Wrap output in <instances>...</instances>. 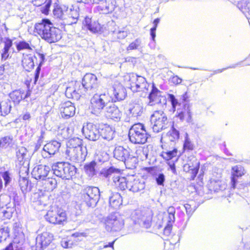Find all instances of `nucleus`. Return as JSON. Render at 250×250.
Returning <instances> with one entry per match:
<instances>
[{"instance_id": "1", "label": "nucleus", "mask_w": 250, "mask_h": 250, "mask_svg": "<svg viewBox=\"0 0 250 250\" xmlns=\"http://www.w3.org/2000/svg\"><path fill=\"white\" fill-rule=\"evenodd\" d=\"M109 93L95 94L90 100L89 109L92 114L100 116L106 106L110 103Z\"/></svg>"}, {"instance_id": "2", "label": "nucleus", "mask_w": 250, "mask_h": 250, "mask_svg": "<svg viewBox=\"0 0 250 250\" xmlns=\"http://www.w3.org/2000/svg\"><path fill=\"white\" fill-rule=\"evenodd\" d=\"M150 137L145 125L141 123L134 124L129 130V141L134 144H144Z\"/></svg>"}, {"instance_id": "3", "label": "nucleus", "mask_w": 250, "mask_h": 250, "mask_svg": "<svg viewBox=\"0 0 250 250\" xmlns=\"http://www.w3.org/2000/svg\"><path fill=\"white\" fill-rule=\"evenodd\" d=\"M54 174L62 179L69 180L76 173L77 168L66 162H58L52 166Z\"/></svg>"}, {"instance_id": "4", "label": "nucleus", "mask_w": 250, "mask_h": 250, "mask_svg": "<svg viewBox=\"0 0 250 250\" xmlns=\"http://www.w3.org/2000/svg\"><path fill=\"white\" fill-rule=\"evenodd\" d=\"M114 157L117 160L124 162L126 166L133 167L137 163L136 157L130 153L129 148L122 146H116L114 150Z\"/></svg>"}, {"instance_id": "5", "label": "nucleus", "mask_w": 250, "mask_h": 250, "mask_svg": "<svg viewBox=\"0 0 250 250\" xmlns=\"http://www.w3.org/2000/svg\"><path fill=\"white\" fill-rule=\"evenodd\" d=\"M100 196V189L96 187L88 186L82 191V199L89 207H95L98 202Z\"/></svg>"}, {"instance_id": "6", "label": "nucleus", "mask_w": 250, "mask_h": 250, "mask_svg": "<svg viewBox=\"0 0 250 250\" xmlns=\"http://www.w3.org/2000/svg\"><path fill=\"white\" fill-rule=\"evenodd\" d=\"M152 128L154 132L160 131L168 127V122L166 114L162 111H155L151 116Z\"/></svg>"}, {"instance_id": "7", "label": "nucleus", "mask_w": 250, "mask_h": 250, "mask_svg": "<svg viewBox=\"0 0 250 250\" xmlns=\"http://www.w3.org/2000/svg\"><path fill=\"white\" fill-rule=\"evenodd\" d=\"M131 218L135 224L142 227L147 229L151 226V216L147 210L136 209L132 213Z\"/></svg>"}, {"instance_id": "8", "label": "nucleus", "mask_w": 250, "mask_h": 250, "mask_svg": "<svg viewBox=\"0 0 250 250\" xmlns=\"http://www.w3.org/2000/svg\"><path fill=\"white\" fill-rule=\"evenodd\" d=\"M65 153L71 161L81 162L85 160L87 152L86 146L78 145L74 148L67 149Z\"/></svg>"}, {"instance_id": "9", "label": "nucleus", "mask_w": 250, "mask_h": 250, "mask_svg": "<svg viewBox=\"0 0 250 250\" xmlns=\"http://www.w3.org/2000/svg\"><path fill=\"white\" fill-rule=\"evenodd\" d=\"M124 225V220L118 213L110 214L106 220V228L108 231H116L120 230L122 229Z\"/></svg>"}, {"instance_id": "10", "label": "nucleus", "mask_w": 250, "mask_h": 250, "mask_svg": "<svg viewBox=\"0 0 250 250\" xmlns=\"http://www.w3.org/2000/svg\"><path fill=\"white\" fill-rule=\"evenodd\" d=\"M82 132L85 138L92 141H96L100 138V128L92 123H87L83 125Z\"/></svg>"}, {"instance_id": "11", "label": "nucleus", "mask_w": 250, "mask_h": 250, "mask_svg": "<svg viewBox=\"0 0 250 250\" xmlns=\"http://www.w3.org/2000/svg\"><path fill=\"white\" fill-rule=\"evenodd\" d=\"M46 220L53 224H62L65 221L66 214L64 212L58 208L49 210L44 216Z\"/></svg>"}, {"instance_id": "12", "label": "nucleus", "mask_w": 250, "mask_h": 250, "mask_svg": "<svg viewBox=\"0 0 250 250\" xmlns=\"http://www.w3.org/2000/svg\"><path fill=\"white\" fill-rule=\"evenodd\" d=\"M130 81V88L132 91H148L149 85L144 77L138 75H133Z\"/></svg>"}, {"instance_id": "13", "label": "nucleus", "mask_w": 250, "mask_h": 250, "mask_svg": "<svg viewBox=\"0 0 250 250\" xmlns=\"http://www.w3.org/2000/svg\"><path fill=\"white\" fill-rule=\"evenodd\" d=\"M82 82L86 89L88 90V95H91L96 92L98 86L97 78L91 73H86L83 78Z\"/></svg>"}, {"instance_id": "14", "label": "nucleus", "mask_w": 250, "mask_h": 250, "mask_svg": "<svg viewBox=\"0 0 250 250\" xmlns=\"http://www.w3.org/2000/svg\"><path fill=\"white\" fill-rule=\"evenodd\" d=\"M52 238V234L48 232L38 235L36 239L35 250H42L46 248L51 242Z\"/></svg>"}, {"instance_id": "15", "label": "nucleus", "mask_w": 250, "mask_h": 250, "mask_svg": "<svg viewBox=\"0 0 250 250\" xmlns=\"http://www.w3.org/2000/svg\"><path fill=\"white\" fill-rule=\"evenodd\" d=\"M61 147V143L59 141L53 140L45 145L43 147L42 156L47 158L51 155H55L59 151Z\"/></svg>"}, {"instance_id": "16", "label": "nucleus", "mask_w": 250, "mask_h": 250, "mask_svg": "<svg viewBox=\"0 0 250 250\" xmlns=\"http://www.w3.org/2000/svg\"><path fill=\"white\" fill-rule=\"evenodd\" d=\"M50 171L49 166L39 165L34 167L31 174L36 180L42 181L46 178Z\"/></svg>"}, {"instance_id": "17", "label": "nucleus", "mask_w": 250, "mask_h": 250, "mask_svg": "<svg viewBox=\"0 0 250 250\" xmlns=\"http://www.w3.org/2000/svg\"><path fill=\"white\" fill-rule=\"evenodd\" d=\"M52 23L47 19H42L40 22L35 25V32L38 33L43 39L44 37H48V29L52 25Z\"/></svg>"}, {"instance_id": "18", "label": "nucleus", "mask_w": 250, "mask_h": 250, "mask_svg": "<svg viewBox=\"0 0 250 250\" xmlns=\"http://www.w3.org/2000/svg\"><path fill=\"white\" fill-rule=\"evenodd\" d=\"M75 110L74 104L70 101L62 103L60 105V112L63 118L68 119L73 116L75 114Z\"/></svg>"}, {"instance_id": "19", "label": "nucleus", "mask_w": 250, "mask_h": 250, "mask_svg": "<svg viewBox=\"0 0 250 250\" xmlns=\"http://www.w3.org/2000/svg\"><path fill=\"white\" fill-rule=\"evenodd\" d=\"M104 112L107 117L115 121H119L121 118L122 112L117 106L113 103L108 104L104 109Z\"/></svg>"}, {"instance_id": "20", "label": "nucleus", "mask_w": 250, "mask_h": 250, "mask_svg": "<svg viewBox=\"0 0 250 250\" xmlns=\"http://www.w3.org/2000/svg\"><path fill=\"white\" fill-rule=\"evenodd\" d=\"M48 37H44L42 39L45 40L49 43L55 42L62 38L61 31L58 28L53 26V24L48 29Z\"/></svg>"}, {"instance_id": "21", "label": "nucleus", "mask_w": 250, "mask_h": 250, "mask_svg": "<svg viewBox=\"0 0 250 250\" xmlns=\"http://www.w3.org/2000/svg\"><path fill=\"white\" fill-rule=\"evenodd\" d=\"M112 90V94H109L110 103H115L117 101H121L125 99L126 96V92L125 89L122 85H118L113 87Z\"/></svg>"}, {"instance_id": "22", "label": "nucleus", "mask_w": 250, "mask_h": 250, "mask_svg": "<svg viewBox=\"0 0 250 250\" xmlns=\"http://www.w3.org/2000/svg\"><path fill=\"white\" fill-rule=\"evenodd\" d=\"M245 173L244 168L241 165H236L231 168V185L234 189L238 182L237 178L242 177Z\"/></svg>"}, {"instance_id": "23", "label": "nucleus", "mask_w": 250, "mask_h": 250, "mask_svg": "<svg viewBox=\"0 0 250 250\" xmlns=\"http://www.w3.org/2000/svg\"><path fill=\"white\" fill-rule=\"evenodd\" d=\"M145 182L139 179H133L131 177L128 180L127 188L129 191L137 192L145 188Z\"/></svg>"}, {"instance_id": "24", "label": "nucleus", "mask_w": 250, "mask_h": 250, "mask_svg": "<svg viewBox=\"0 0 250 250\" xmlns=\"http://www.w3.org/2000/svg\"><path fill=\"white\" fill-rule=\"evenodd\" d=\"M2 42L4 44V46L0 51L1 61H5L11 57L10 49L13 46V41L9 38H5Z\"/></svg>"}, {"instance_id": "25", "label": "nucleus", "mask_w": 250, "mask_h": 250, "mask_svg": "<svg viewBox=\"0 0 250 250\" xmlns=\"http://www.w3.org/2000/svg\"><path fill=\"white\" fill-rule=\"evenodd\" d=\"M113 183L114 186L120 190H124L127 188L128 180L125 177L121 176L119 173L113 176Z\"/></svg>"}, {"instance_id": "26", "label": "nucleus", "mask_w": 250, "mask_h": 250, "mask_svg": "<svg viewBox=\"0 0 250 250\" xmlns=\"http://www.w3.org/2000/svg\"><path fill=\"white\" fill-rule=\"evenodd\" d=\"M112 0H101L98 6L99 11L103 14H108L114 9L115 4Z\"/></svg>"}, {"instance_id": "27", "label": "nucleus", "mask_w": 250, "mask_h": 250, "mask_svg": "<svg viewBox=\"0 0 250 250\" xmlns=\"http://www.w3.org/2000/svg\"><path fill=\"white\" fill-rule=\"evenodd\" d=\"M34 56V59H36L37 60H38L39 62V63L38 64V66L36 69L34 77V83L35 84H36L40 76V72L41 70V66L43 64V63L44 62L45 60V56L43 54L39 53V52H36V54H35Z\"/></svg>"}, {"instance_id": "28", "label": "nucleus", "mask_w": 250, "mask_h": 250, "mask_svg": "<svg viewBox=\"0 0 250 250\" xmlns=\"http://www.w3.org/2000/svg\"><path fill=\"white\" fill-rule=\"evenodd\" d=\"M143 106L139 103H131L129 104L128 111L131 117H138L141 116L143 112Z\"/></svg>"}, {"instance_id": "29", "label": "nucleus", "mask_w": 250, "mask_h": 250, "mask_svg": "<svg viewBox=\"0 0 250 250\" xmlns=\"http://www.w3.org/2000/svg\"><path fill=\"white\" fill-rule=\"evenodd\" d=\"M57 186V180L55 178L48 177L42 181V189L50 192L53 191Z\"/></svg>"}, {"instance_id": "30", "label": "nucleus", "mask_w": 250, "mask_h": 250, "mask_svg": "<svg viewBox=\"0 0 250 250\" xmlns=\"http://www.w3.org/2000/svg\"><path fill=\"white\" fill-rule=\"evenodd\" d=\"M73 131V129L69 127L61 125L58 128L57 138L60 140L68 139L71 136Z\"/></svg>"}, {"instance_id": "31", "label": "nucleus", "mask_w": 250, "mask_h": 250, "mask_svg": "<svg viewBox=\"0 0 250 250\" xmlns=\"http://www.w3.org/2000/svg\"><path fill=\"white\" fill-rule=\"evenodd\" d=\"M109 198V206L114 209L118 208L122 204L121 194L118 192H111Z\"/></svg>"}, {"instance_id": "32", "label": "nucleus", "mask_w": 250, "mask_h": 250, "mask_svg": "<svg viewBox=\"0 0 250 250\" xmlns=\"http://www.w3.org/2000/svg\"><path fill=\"white\" fill-rule=\"evenodd\" d=\"M12 105L11 101L5 100L0 103V119L8 115L11 109Z\"/></svg>"}, {"instance_id": "33", "label": "nucleus", "mask_w": 250, "mask_h": 250, "mask_svg": "<svg viewBox=\"0 0 250 250\" xmlns=\"http://www.w3.org/2000/svg\"><path fill=\"white\" fill-rule=\"evenodd\" d=\"M22 65L27 71H30L35 66L34 57L31 54L25 56L22 61Z\"/></svg>"}, {"instance_id": "34", "label": "nucleus", "mask_w": 250, "mask_h": 250, "mask_svg": "<svg viewBox=\"0 0 250 250\" xmlns=\"http://www.w3.org/2000/svg\"><path fill=\"white\" fill-rule=\"evenodd\" d=\"M100 138L110 141L114 138V131L109 125H105L100 130Z\"/></svg>"}, {"instance_id": "35", "label": "nucleus", "mask_w": 250, "mask_h": 250, "mask_svg": "<svg viewBox=\"0 0 250 250\" xmlns=\"http://www.w3.org/2000/svg\"><path fill=\"white\" fill-rule=\"evenodd\" d=\"M160 93V91L157 89L154 84H153L151 91L148 96V98L149 99L148 105L152 106L155 103H157L158 102V94Z\"/></svg>"}, {"instance_id": "36", "label": "nucleus", "mask_w": 250, "mask_h": 250, "mask_svg": "<svg viewBox=\"0 0 250 250\" xmlns=\"http://www.w3.org/2000/svg\"><path fill=\"white\" fill-rule=\"evenodd\" d=\"M24 91L17 90L13 91L9 95V96L13 102L16 104H19L23 99Z\"/></svg>"}, {"instance_id": "37", "label": "nucleus", "mask_w": 250, "mask_h": 250, "mask_svg": "<svg viewBox=\"0 0 250 250\" xmlns=\"http://www.w3.org/2000/svg\"><path fill=\"white\" fill-rule=\"evenodd\" d=\"M96 165L97 162L95 161L85 165L84 167V171L89 177H93L96 174Z\"/></svg>"}, {"instance_id": "38", "label": "nucleus", "mask_w": 250, "mask_h": 250, "mask_svg": "<svg viewBox=\"0 0 250 250\" xmlns=\"http://www.w3.org/2000/svg\"><path fill=\"white\" fill-rule=\"evenodd\" d=\"M67 11H68V7L63 5L55 8L53 10V14L57 18H59L62 21L66 14H67Z\"/></svg>"}, {"instance_id": "39", "label": "nucleus", "mask_w": 250, "mask_h": 250, "mask_svg": "<svg viewBox=\"0 0 250 250\" xmlns=\"http://www.w3.org/2000/svg\"><path fill=\"white\" fill-rule=\"evenodd\" d=\"M144 45L142 41L140 38H137L131 42L126 48V50L129 51L132 50H140L142 49Z\"/></svg>"}, {"instance_id": "40", "label": "nucleus", "mask_w": 250, "mask_h": 250, "mask_svg": "<svg viewBox=\"0 0 250 250\" xmlns=\"http://www.w3.org/2000/svg\"><path fill=\"white\" fill-rule=\"evenodd\" d=\"M167 136L170 142H175L179 138V132L173 126L167 133Z\"/></svg>"}, {"instance_id": "41", "label": "nucleus", "mask_w": 250, "mask_h": 250, "mask_svg": "<svg viewBox=\"0 0 250 250\" xmlns=\"http://www.w3.org/2000/svg\"><path fill=\"white\" fill-rule=\"evenodd\" d=\"M177 154V149L174 148L172 150L163 151L161 156L166 160L168 161L176 157Z\"/></svg>"}, {"instance_id": "42", "label": "nucleus", "mask_w": 250, "mask_h": 250, "mask_svg": "<svg viewBox=\"0 0 250 250\" xmlns=\"http://www.w3.org/2000/svg\"><path fill=\"white\" fill-rule=\"evenodd\" d=\"M19 183L21 189L22 193H26L28 190H30V188H28L29 181L27 178L25 177L20 178Z\"/></svg>"}, {"instance_id": "43", "label": "nucleus", "mask_w": 250, "mask_h": 250, "mask_svg": "<svg viewBox=\"0 0 250 250\" xmlns=\"http://www.w3.org/2000/svg\"><path fill=\"white\" fill-rule=\"evenodd\" d=\"M83 86V83L77 82L75 83V88L76 89V93L78 97L81 95H85V93L88 94V90L86 89L85 86Z\"/></svg>"}, {"instance_id": "44", "label": "nucleus", "mask_w": 250, "mask_h": 250, "mask_svg": "<svg viewBox=\"0 0 250 250\" xmlns=\"http://www.w3.org/2000/svg\"><path fill=\"white\" fill-rule=\"evenodd\" d=\"M27 150L24 147L21 146L18 148L16 152V155L18 160L20 162H22L25 156L26 155Z\"/></svg>"}, {"instance_id": "45", "label": "nucleus", "mask_w": 250, "mask_h": 250, "mask_svg": "<svg viewBox=\"0 0 250 250\" xmlns=\"http://www.w3.org/2000/svg\"><path fill=\"white\" fill-rule=\"evenodd\" d=\"M79 8L77 6H72L71 8L68 9L67 15L71 17L72 18L75 20L78 19L79 17Z\"/></svg>"}, {"instance_id": "46", "label": "nucleus", "mask_w": 250, "mask_h": 250, "mask_svg": "<svg viewBox=\"0 0 250 250\" xmlns=\"http://www.w3.org/2000/svg\"><path fill=\"white\" fill-rule=\"evenodd\" d=\"M0 175L2 177L5 186H7L12 181V174L9 170L0 172Z\"/></svg>"}, {"instance_id": "47", "label": "nucleus", "mask_w": 250, "mask_h": 250, "mask_svg": "<svg viewBox=\"0 0 250 250\" xmlns=\"http://www.w3.org/2000/svg\"><path fill=\"white\" fill-rule=\"evenodd\" d=\"M78 145L79 146L82 145V140L78 138L71 139L67 144V149H69L71 147L74 148Z\"/></svg>"}, {"instance_id": "48", "label": "nucleus", "mask_w": 250, "mask_h": 250, "mask_svg": "<svg viewBox=\"0 0 250 250\" xmlns=\"http://www.w3.org/2000/svg\"><path fill=\"white\" fill-rule=\"evenodd\" d=\"M65 95L68 98H78V95L77 94L76 89L75 88V87L69 86L66 87Z\"/></svg>"}, {"instance_id": "49", "label": "nucleus", "mask_w": 250, "mask_h": 250, "mask_svg": "<svg viewBox=\"0 0 250 250\" xmlns=\"http://www.w3.org/2000/svg\"><path fill=\"white\" fill-rule=\"evenodd\" d=\"M77 22V20H75L70 17L67 14H66L65 16L63 17L62 21L60 22L61 24L62 25H72L73 24L76 23Z\"/></svg>"}, {"instance_id": "50", "label": "nucleus", "mask_w": 250, "mask_h": 250, "mask_svg": "<svg viewBox=\"0 0 250 250\" xmlns=\"http://www.w3.org/2000/svg\"><path fill=\"white\" fill-rule=\"evenodd\" d=\"M188 96L187 93H185L182 96V100L183 102V104L184 106L185 107V108L187 107V114L188 115V116L189 118H191V112L190 109L189 108V104L188 103Z\"/></svg>"}, {"instance_id": "51", "label": "nucleus", "mask_w": 250, "mask_h": 250, "mask_svg": "<svg viewBox=\"0 0 250 250\" xmlns=\"http://www.w3.org/2000/svg\"><path fill=\"white\" fill-rule=\"evenodd\" d=\"M167 99L170 102L172 109L174 111L176 110V106L178 105L181 104V103L178 102L175 96L172 94H168L167 95Z\"/></svg>"}, {"instance_id": "52", "label": "nucleus", "mask_w": 250, "mask_h": 250, "mask_svg": "<svg viewBox=\"0 0 250 250\" xmlns=\"http://www.w3.org/2000/svg\"><path fill=\"white\" fill-rule=\"evenodd\" d=\"M183 147L185 149H188L189 150H192L193 149V144L191 142L187 133H186L185 135Z\"/></svg>"}, {"instance_id": "53", "label": "nucleus", "mask_w": 250, "mask_h": 250, "mask_svg": "<svg viewBox=\"0 0 250 250\" xmlns=\"http://www.w3.org/2000/svg\"><path fill=\"white\" fill-rule=\"evenodd\" d=\"M119 171L118 169H116V168L110 167L108 169L105 170L103 172V174L104 176L106 178H110L112 177L113 178V176L114 175V174H116L117 173H119V172H115V171Z\"/></svg>"}, {"instance_id": "54", "label": "nucleus", "mask_w": 250, "mask_h": 250, "mask_svg": "<svg viewBox=\"0 0 250 250\" xmlns=\"http://www.w3.org/2000/svg\"><path fill=\"white\" fill-rule=\"evenodd\" d=\"M194 164H192V167L191 168L190 172L192 174V176L193 178L196 177L197 174L198 172L199 167H200V163L197 160L195 159L193 161Z\"/></svg>"}, {"instance_id": "55", "label": "nucleus", "mask_w": 250, "mask_h": 250, "mask_svg": "<svg viewBox=\"0 0 250 250\" xmlns=\"http://www.w3.org/2000/svg\"><path fill=\"white\" fill-rule=\"evenodd\" d=\"M87 29L92 33H98L101 31V26L98 22L94 21L90 24Z\"/></svg>"}, {"instance_id": "56", "label": "nucleus", "mask_w": 250, "mask_h": 250, "mask_svg": "<svg viewBox=\"0 0 250 250\" xmlns=\"http://www.w3.org/2000/svg\"><path fill=\"white\" fill-rule=\"evenodd\" d=\"M16 47L18 51H20L24 49H32L29 44L24 41H20L18 42L16 45Z\"/></svg>"}, {"instance_id": "57", "label": "nucleus", "mask_w": 250, "mask_h": 250, "mask_svg": "<svg viewBox=\"0 0 250 250\" xmlns=\"http://www.w3.org/2000/svg\"><path fill=\"white\" fill-rule=\"evenodd\" d=\"M12 138L9 136L3 137L0 140V147L5 148L12 142Z\"/></svg>"}, {"instance_id": "58", "label": "nucleus", "mask_w": 250, "mask_h": 250, "mask_svg": "<svg viewBox=\"0 0 250 250\" xmlns=\"http://www.w3.org/2000/svg\"><path fill=\"white\" fill-rule=\"evenodd\" d=\"M146 150V149L143 147H139L136 151V156H135L136 158L137 159V157L140 158V159L147 158V154L145 153Z\"/></svg>"}, {"instance_id": "59", "label": "nucleus", "mask_w": 250, "mask_h": 250, "mask_svg": "<svg viewBox=\"0 0 250 250\" xmlns=\"http://www.w3.org/2000/svg\"><path fill=\"white\" fill-rule=\"evenodd\" d=\"M10 229L5 227L0 229V236L2 241H5L9 235Z\"/></svg>"}, {"instance_id": "60", "label": "nucleus", "mask_w": 250, "mask_h": 250, "mask_svg": "<svg viewBox=\"0 0 250 250\" xmlns=\"http://www.w3.org/2000/svg\"><path fill=\"white\" fill-rule=\"evenodd\" d=\"M38 197V200L36 201L38 205H42L43 207L46 206L48 204V197L46 196H39V194L37 195Z\"/></svg>"}, {"instance_id": "61", "label": "nucleus", "mask_w": 250, "mask_h": 250, "mask_svg": "<svg viewBox=\"0 0 250 250\" xmlns=\"http://www.w3.org/2000/svg\"><path fill=\"white\" fill-rule=\"evenodd\" d=\"M108 159V156L107 154L105 153H103L102 154H98L95 157V161L96 162L97 161L99 163H104L106 162Z\"/></svg>"}, {"instance_id": "62", "label": "nucleus", "mask_w": 250, "mask_h": 250, "mask_svg": "<svg viewBox=\"0 0 250 250\" xmlns=\"http://www.w3.org/2000/svg\"><path fill=\"white\" fill-rule=\"evenodd\" d=\"M157 184L159 186H163L165 181V176L162 173H159L155 175Z\"/></svg>"}, {"instance_id": "63", "label": "nucleus", "mask_w": 250, "mask_h": 250, "mask_svg": "<svg viewBox=\"0 0 250 250\" xmlns=\"http://www.w3.org/2000/svg\"><path fill=\"white\" fill-rule=\"evenodd\" d=\"M114 34H117V37L119 39H124L127 36V32L125 31L118 30L117 32L113 31Z\"/></svg>"}, {"instance_id": "64", "label": "nucleus", "mask_w": 250, "mask_h": 250, "mask_svg": "<svg viewBox=\"0 0 250 250\" xmlns=\"http://www.w3.org/2000/svg\"><path fill=\"white\" fill-rule=\"evenodd\" d=\"M242 11L246 17L250 16V2L246 3V5L242 8Z\"/></svg>"}]
</instances>
